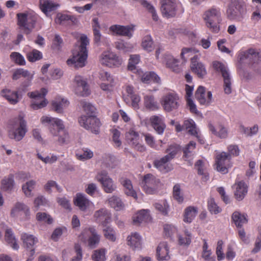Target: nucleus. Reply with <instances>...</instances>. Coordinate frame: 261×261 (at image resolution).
<instances>
[{
    "label": "nucleus",
    "instance_id": "4",
    "mask_svg": "<svg viewBox=\"0 0 261 261\" xmlns=\"http://www.w3.org/2000/svg\"><path fill=\"white\" fill-rule=\"evenodd\" d=\"M206 27L213 33H218L220 31V24L222 21L220 9L211 8L206 10L203 15Z\"/></svg>",
    "mask_w": 261,
    "mask_h": 261
},
{
    "label": "nucleus",
    "instance_id": "34",
    "mask_svg": "<svg viewBox=\"0 0 261 261\" xmlns=\"http://www.w3.org/2000/svg\"><path fill=\"white\" fill-rule=\"evenodd\" d=\"M236 190L234 192V196L237 199L242 200L247 193V186L243 181H239L236 184Z\"/></svg>",
    "mask_w": 261,
    "mask_h": 261
},
{
    "label": "nucleus",
    "instance_id": "46",
    "mask_svg": "<svg viewBox=\"0 0 261 261\" xmlns=\"http://www.w3.org/2000/svg\"><path fill=\"white\" fill-rule=\"evenodd\" d=\"M109 205L116 211H120L124 208V204L120 198L116 196H113L108 199Z\"/></svg>",
    "mask_w": 261,
    "mask_h": 261
},
{
    "label": "nucleus",
    "instance_id": "60",
    "mask_svg": "<svg viewBox=\"0 0 261 261\" xmlns=\"http://www.w3.org/2000/svg\"><path fill=\"white\" fill-rule=\"evenodd\" d=\"M140 61V56L139 55H131L129 59V62L127 66L128 69L130 71L136 70V65Z\"/></svg>",
    "mask_w": 261,
    "mask_h": 261
},
{
    "label": "nucleus",
    "instance_id": "9",
    "mask_svg": "<svg viewBox=\"0 0 261 261\" xmlns=\"http://www.w3.org/2000/svg\"><path fill=\"white\" fill-rule=\"evenodd\" d=\"M244 3L240 0H230L226 10V15L230 20H237L242 17Z\"/></svg>",
    "mask_w": 261,
    "mask_h": 261
},
{
    "label": "nucleus",
    "instance_id": "62",
    "mask_svg": "<svg viewBox=\"0 0 261 261\" xmlns=\"http://www.w3.org/2000/svg\"><path fill=\"white\" fill-rule=\"evenodd\" d=\"M10 58L15 63L20 65H24L25 64V61L23 57L19 53L17 52H13L10 55Z\"/></svg>",
    "mask_w": 261,
    "mask_h": 261
},
{
    "label": "nucleus",
    "instance_id": "47",
    "mask_svg": "<svg viewBox=\"0 0 261 261\" xmlns=\"http://www.w3.org/2000/svg\"><path fill=\"white\" fill-rule=\"evenodd\" d=\"M93 156V152L88 148H83L76 153L77 159L81 161H85L92 158Z\"/></svg>",
    "mask_w": 261,
    "mask_h": 261
},
{
    "label": "nucleus",
    "instance_id": "27",
    "mask_svg": "<svg viewBox=\"0 0 261 261\" xmlns=\"http://www.w3.org/2000/svg\"><path fill=\"white\" fill-rule=\"evenodd\" d=\"M99 78L102 82L100 88L104 91L110 90L114 85V79L108 72L101 71L99 73Z\"/></svg>",
    "mask_w": 261,
    "mask_h": 261
},
{
    "label": "nucleus",
    "instance_id": "63",
    "mask_svg": "<svg viewBox=\"0 0 261 261\" xmlns=\"http://www.w3.org/2000/svg\"><path fill=\"white\" fill-rule=\"evenodd\" d=\"M194 50L192 48H184L181 52L180 56L182 59L186 61L189 58H192L195 55H194Z\"/></svg>",
    "mask_w": 261,
    "mask_h": 261
},
{
    "label": "nucleus",
    "instance_id": "33",
    "mask_svg": "<svg viewBox=\"0 0 261 261\" xmlns=\"http://www.w3.org/2000/svg\"><path fill=\"white\" fill-rule=\"evenodd\" d=\"M1 95L3 97H5L9 103L12 105L17 103L19 100L18 92L16 91H13L8 89H4L1 92Z\"/></svg>",
    "mask_w": 261,
    "mask_h": 261
},
{
    "label": "nucleus",
    "instance_id": "52",
    "mask_svg": "<svg viewBox=\"0 0 261 261\" xmlns=\"http://www.w3.org/2000/svg\"><path fill=\"white\" fill-rule=\"evenodd\" d=\"M207 207L212 214H218L222 211L221 208L216 204L213 198H210L208 200Z\"/></svg>",
    "mask_w": 261,
    "mask_h": 261
},
{
    "label": "nucleus",
    "instance_id": "5",
    "mask_svg": "<svg viewBox=\"0 0 261 261\" xmlns=\"http://www.w3.org/2000/svg\"><path fill=\"white\" fill-rule=\"evenodd\" d=\"M9 127L10 138L17 141L22 140L27 132L26 122L20 116L13 121H11L9 124Z\"/></svg>",
    "mask_w": 261,
    "mask_h": 261
},
{
    "label": "nucleus",
    "instance_id": "30",
    "mask_svg": "<svg viewBox=\"0 0 261 261\" xmlns=\"http://www.w3.org/2000/svg\"><path fill=\"white\" fill-rule=\"evenodd\" d=\"M5 240L6 243L14 250H17L19 245L11 228H7L5 232Z\"/></svg>",
    "mask_w": 261,
    "mask_h": 261
},
{
    "label": "nucleus",
    "instance_id": "26",
    "mask_svg": "<svg viewBox=\"0 0 261 261\" xmlns=\"http://www.w3.org/2000/svg\"><path fill=\"white\" fill-rule=\"evenodd\" d=\"M95 221L106 226L111 221V214L106 208H101L96 211L94 215Z\"/></svg>",
    "mask_w": 261,
    "mask_h": 261
},
{
    "label": "nucleus",
    "instance_id": "40",
    "mask_svg": "<svg viewBox=\"0 0 261 261\" xmlns=\"http://www.w3.org/2000/svg\"><path fill=\"white\" fill-rule=\"evenodd\" d=\"M69 105L67 99L58 97L52 102L53 109L57 113L62 112L63 109Z\"/></svg>",
    "mask_w": 261,
    "mask_h": 261
},
{
    "label": "nucleus",
    "instance_id": "10",
    "mask_svg": "<svg viewBox=\"0 0 261 261\" xmlns=\"http://www.w3.org/2000/svg\"><path fill=\"white\" fill-rule=\"evenodd\" d=\"M47 93L45 88H41L40 91H35L29 92L28 96L33 99L31 103V108L34 110H38L45 107L47 103V100L45 98V96Z\"/></svg>",
    "mask_w": 261,
    "mask_h": 261
},
{
    "label": "nucleus",
    "instance_id": "61",
    "mask_svg": "<svg viewBox=\"0 0 261 261\" xmlns=\"http://www.w3.org/2000/svg\"><path fill=\"white\" fill-rule=\"evenodd\" d=\"M141 4L151 13L152 19L155 21H157L158 20V16L154 7L145 0L141 1Z\"/></svg>",
    "mask_w": 261,
    "mask_h": 261
},
{
    "label": "nucleus",
    "instance_id": "59",
    "mask_svg": "<svg viewBox=\"0 0 261 261\" xmlns=\"http://www.w3.org/2000/svg\"><path fill=\"white\" fill-rule=\"evenodd\" d=\"M173 196L175 200L178 202L181 203L184 200L183 195L181 192L180 186L179 184H176L173 187Z\"/></svg>",
    "mask_w": 261,
    "mask_h": 261
},
{
    "label": "nucleus",
    "instance_id": "13",
    "mask_svg": "<svg viewBox=\"0 0 261 261\" xmlns=\"http://www.w3.org/2000/svg\"><path fill=\"white\" fill-rule=\"evenodd\" d=\"M216 169L222 174H226L228 168L231 167L232 162L230 155L225 152L218 153L215 159Z\"/></svg>",
    "mask_w": 261,
    "mask_h": 261
},
{
    "label": "nucleus",
    "instance_id": "53",
    "mask_svg": "<svg viewBox=\"0 0 261 261\" xmlns=\"http://www.w3.org/2000/svg\"><path fill=\"white\" fill-rule=\"evenodd\" d=\"M168 162V160L165 159L164 156L160 160H155L153 165L161 171L167 172L168 170L166 169V165Z\"/></svg>",
    "mask_w": 261,
    "mask_h": 261
},
{
    "label": "nucleus",
    "instance_id": "6",
    "mask_svg": "<svg viewBox=\"0 0 261 261\" xmlns=\"http://www.w3.org/2000/svg\"><path fill=\"white\" fill-rule=\"evenodd\" d=\"M237 67L241 69L243 64L246 61H249V64L257 63L261 58V55L259 50L250 48L247 50H240L237 54Z\"/></svg>",
    "mask_w": 261,
    "mask_h": 261
},
{
    "label": "nucleus",
    "instance_id": "37",
    "mask_svg": "<svg viewBox=\"0 0 261 261\" xmlns=\"http://www.w3.org/2000/svg\"><path fill=\"white\" fill-rule=\"evenodd\" d=\"M74 203L82 211H85L90 204L89 200L84 195L80 193L76 194V198L74 200Z\"/></svg>",
    "mask_w": 261,
    "mask_h": 261
},
{
    "label": "nucleus",
    "instance_id": "48",
    "mask_svg": "<svg viewBox=\"0 0 261 261\" xmlns=\"http://www.w3.org/2000/svg\"><path fill=\"white\" fill-rule=\"evenodd\" d=\"M191 233L186 230L184 234L178 236V244L180 246H188L191 243Z\"/></svg>",
    "mask_w": 261,
    "mask_h": 261
},
{
    "label": "nucleus",
    "instance_id": "25",
    "mask_svg": "<svg viewBox=\"0 0 261 261\" xmlns=\"http://www.w3.org/2000/svg\"><path fill=\"white\" fill-rule=\"evenodd\" d=\"M150 122L151 126L158 134L161 135L164 133L166 125L162 116H152L150 118Z\"/></svg>",
    "mask_w": 261,
    "mask_h": 261
},
{
    "label": "nucleus",
    "instance_id": "58",
    "mask_svg": "<svg viewBox=\"0 0 261 261\" xmlns=\"http://www.w3.org/2000/svg\"><path fill=\"white\" fill-rule=\"evenodd\" d=\"M106 250L100 249L94 251L92 257L94 261H105L106 258Z\"/></svg>",
    "mask_w": 261,
    "mask_h": 261
},
{
    "label": "nucleus",
    "instance_id": "14",
    "mask_svg": "<svg viewBox=\"0 0 261 261\" xmlns=\"http://www.w3.org/2000/svg\"><path fill=\"white\" fill-rule=\"evenodd\" d=\"M10 216L20 220H27L30 218V209L24 203L19 202H16L11 209Z\"/></svg>",
    "mask_w": 261,
    "mask_h": 261
},
{
    "label": "nucleus",
    "instance_id": "12",
    "mask_svg": "<svg viewBox=\"0 0 261 261\" xmlns=\"http://www.w3.org/2000/svg\"><path fill=\"white\" fill-rule=\"evenodd\" d=\"M161 103L164 110L167 112L177 109L179 106V98L174 92H169L161 98Z\"/></svg>",
    "mask_w": 261,
    "mask_h": 261
},
{
    "label": "nucleus",
    "instance_id": "2",
    "mask_svg": "<svg viewBox=\"0 0 261 261\" xmlns=\"http://www.w3.org/2000/svg\"><path fill=\"white\" fill-rule=\"evenodd\" d=\"M41 122L46 124L51 134L54 136H59L58 141L60 144L67 143L69 141V135L65 129L62 120L57 118L43 116Z\"/></svg>",
    "mask_w": 261,
    "mask_h": 261
},
{
    "label": "nucleus",
    "instance_id": "21",
    "mask_svg": "<svg viewBox=\"0 0 261 261\" xmlns=\"http://www.w3.org/2000/svg\"><path fill=\"white\" fill-rule=\"evenodd\" d=\"M195 98L201 105H208L212 101V94L208 91L206 93L205 88L199 86L195 92Z\"/></svg>",
    "mask_w": 261,
    "mask_h": 261
},
{
    "label": "nucleus",
    "instance_id": "11",
    "mask_svg": "<svg viewBox=\"0 0 261 261\" xmlns=\"http://www.w3.org/2000/svg\"><path fill=\"white\" fill-rule=\"evenodd\" d=\"M17 17V24L20 29L23 30L24 33L29 34L35 27L36 17L27 13H18Z\"/></svg>",
    "mask_w": 261,
    "mask_h": 261
},
{
    "label": "nucleus",
    "instance_id": "29",
    "mask_svg": "<svg viewBox=\"0 0 261 261\" xmlns=\"http://www.w3.org/2000/svg\"><path fill=\"white\" fill-rule=\"evenodd\" d=\"M156 256L159 260H167L170 258L169 248L166 242L161 243L156 248Z\"/></svg>",
    "mask_w": 261,
    "mask_h": 261
},
{
    "label": "nucleus",
    "instance_id": "19",
    "mask_svg": "<svg viewBox=\"0 0 261 261\" xmlns=\"http://www.w3.org/2000/svg\"><path fill=\"white\" fill-rule=\"evenodd\" d=\"M60 5L54 0H40L39 8L48 17H50L58 9Z\"/></svg>",
    "mask_w": 261,
    "mask_h": 261
},
{
    "label": "nucleus",
    "instance_id": "54",
    "mask_svg": "<svg viewBox=\"0 0 261 261\" xmlns=\"http://www.w3.org/2000/svg\"><path fill=\"white\" fill-rule=\"evenodd\" d=\"M35 185V181L31 180L22 186V190L27 196L30 197L32 196V191L34 189Z\"/></svg>",
    "mask_w": 261,
    "mask_h": 261
},
{
    "label": "nucleus",
    "instance_id": "20",
    "mask_svg": "<svg viewBox=\"0 0 261 261\" xmlns=\"http://www.w3.org/2000/svg\"><path fill=\"white\" fill-rule=\"evenodd\" d=\"M74 91L76 95L81 96H87L90 94L87 82L80 75H76L74 78Z\"/></svg>",
    "mask_w": 261,
    "mask_h": 261
},
{
    "label": "nucleus",
    "instance_id": "36",
    "mask_svg": "<svg viewBox=\"0 0 261 261\" xmlns=\"http://www.w3.org/2000/svg\"><path fill=\"white\" fill-rule=\"evenodd\" d=\"M14 186V175L10 174L2 180L1 188L4 191H11L13 189Z\"/></svg>",
    "mask_w": 261,
    "mask_h": 261
},
{
    "label": "nucleus",
    "instance_id": "3",
    "mask_svg": "<svg viewBox=\"0 0 261 261\" xmlns=\"http://www.w3.org/2000/svg\"><path fill=\"white\" fill-rule=\"evenodd\" d=\"M81 44L77 50L74 49L71 58L67 60L68 65H73L75 68H82L85 66V62L88 57L87 45L89 44V40L86 35H82L80 38Z\"/></svg>",
    "mask_w": 261,
    "mask_h": 261
},
{
    "label": "nucleus",
    "instance_id": "8",
    "mask_svg": "<svg viewBox=\"0 0 261 261\" xmlns=\"http://www.w3.org/2000/svg\"><path fill=\"white\" fill-rule=\"evenodd\" d=\"M143 190L148 194H154L160 185V180L154 175L148 173L143 176L140 183Z\"/></svg>",
    "mask_w": 261,
    "mask_h": 261
},
{
    "label": "nucleus",
    "instance_id": "16",
    "mask_svg": "<svg viewBox=\"0 0 261 261\" xmlns=\"http://www.w3.org/2000/svg\"><path fill=\"white\" fill-rule=\"evenodd\" d=\"M95 178L102 185L105 192L111 193L115 191L116 187L112 179L108 176L106 171H102L98 172Z\"/></svg>",
    "mask_w": 261,
    "mask_h": 261
},
{
    "label": "nucleus",
    "instance_id": "42",
    "mask_svg": "<svg viewBox=\"0 0 261 261\" xmlns=\"http://www.w3.org/2000/svg\"><path fill=\"white\" fill-rule=\"evenodd\" d=\"M210 130L215 136L221 138H225L227 136V131L226 128L221 125H219L215 128L212 124H208Z\"/></svg>",
    "mask_w": 261,
    "mask_h": 261
},
{
    "label": "nucleus",
    "instance_id": "64",
    "mask_svg": "<svg viewBox=\"0 0 261 261\" xmlns=\"http://www.w3.org/2000/svg\"><path fill=\"white\" fill-rule=\"evenodd\" d=\"M63 43L62 38L59 35H56L52 42L51 47L54 50H60Z\"/></svg>",
    "mask_w": 261,
    "mask_h": 261
},
{
    "label": "nucleus",
    "instance_id": "45",
    "mask_svg": "<svg viewBox=\"0 0 261 261\" xmlns=\"http://www.w3.org/2000/svg\"><path fill=\"white\" fill-rule=\"evenodd\" d=\"M142 81L144 83H149L151 82L154 83H160V77L154 72H146L142 76Z\"/></svg>",
    "mask_w": 261,
    "mask_h": 261
},
{
    "label": "nucleus",
    "instance_id": "18",
    "mask_svg": "<svg viewBox=\"0 0 261 261\" xmlns=\"http://www.w3.org/2000/svg\"><path fill=\"white\" fill-rule=\"evenodd\" d=\"M109 31L113 35L125 36L130 38L134 31V26L132 25L124 26L114 24L110 27Z\"/></svg>",
    "mask_w": 261,
    "mask_h": 261
},
{
    "label": "nucleus",
    "instance_id": "1",
    "mask_svg": "<svg viewBox=\"0 0 261 261\" xmlns=\"http://www.w3.org/2000/svg\"><path fill=\"white\" fill-rule=\"evenodd\" d=\"M84 111L88 116L82 115L79 118L80 125L86 129L90 130L92 133L97 134L99 132L100 122L94 114L96 109L91 103L85 101L81 102Z\"/></svg>",
    "mask_w": 261,
    "mask_h": 261
},
{
    "label": "nucleus",
    "instance_id": "39",
    "mask_svg": "<svg viewBox=\"0 0 261 261\" xmlns=\"http://www.w3.org/2000/svg\"><path fill=\"white\" fill-rule=\"evenodd\" d=\"M232 220L237 227H241L243 224L247 222V215L242 214L239 212H234L231 216Z\"/></svg>",
    "mask_w": 261,
    "mask_h": 261
},
{
    "label": "nucleus",
    "instance_id": "57",
    "mask_svg": "<svg viewBox=\"0 0 261 261\" xmlns=\"http://www.w3.org/2000/svg\"><path fill=\"white\" fill-rule=\"evenodd\" d=\"M164 62L166 63L167 66L173 70H175V68L177 66L178 61L177 59L173 58L171 55H166L164 57Z\"/></svg>",
    "mask_w": 261,
    "mask_h": 261
},
{
    "label": "nucleus",
    "instance_id": "24",
    "mask_svg": "<svg viewBox=\"0 0 261 261\" xmlns=\"http://www.w3.org/2000/svg\"><path fill=\"white\" fill-rule=\"evenodd\" d=\"M21 240L23 242L24 247L28 249H30V256H33L35 253V249L33 247L38 242L37 238L32 234L22 233L21 235Z\"/></svg>",
    "mask_w": 261,
    "mask_h": 261
},
{
    "label": "nucleus",
    "instance_id": "28",
    "mask_svg": "<svg viewBox=\"0 0 261 261\" xmlns=\"http://www.w3.org/2000/svg\"><path fill=\"white\" fill-rule=\"evenodd\" d=\"M119 181L124 187V193L127 196L132 197L135 199L138 198L137 192L134 189L130 180L126 178L122 177L119 179Z\"/></svg>",
    "mask_w": 261,
    "mask_h": 261
},
{
    "label": "nucleus",
    "instance_id": "31",
    "mask_svg": "<svg viewBox=\"0 0 261 261\" xmlns=\"http://www.w3.org/2000/svg\"><path fill=\"white\" fill-rule=\"evenodd\" d=\"M150 216L148 210H141L137 212L133 217L134 224L138 225L143 222L149 220Z\"/></svg>",
    "mask_w": 261,
    "mask_h": 261
},
{
    "label": "nucleus",
    "instance_id": "55",
    "mask_svg": "<svg viewBox=\"0 0 261 261\" xmlns=\"http://www.w3.org/2000/svg\"><path fill=\"white\" fill-rule=\"evenodd\" d=\"M213 66L216 71L221 73L222 76L223 77L225 76L227 74H229L225 65L219 61L213 62Z\"/></svg>",
    "mask_w": 261,
    "mask_h": 261
},
{
    "label": "nucleus",
    "instance_id": "7",
    "mask_svg": "<svg viewBox=\"0 0 261 261\" xmlns=\"http://www.w3.org/2000/svg\"><path fill=\"white\" fill-rule=\"evenodd\" d=\"M80 239L91 248H94L100 241V236L93 227L85 228L79 236Z\"/></svg>",
    "mask_w": 261,
    "mask_h": 261
},
{
    "label": "nucleus",
    "instance_id": "22",
    "mask_svg": "<svg viewBox=\"0 0 261 261\" xmlns=\"http://www.w3.org/2000/svg\"><path fill=\"white\" fill-rule=\"evenodd\" d=\"M198 56H194L191 58V68L199 77L203 78L206 74V70L204 65L198 62Z\"/></svg>",
    "mask_w": 261,
    "mask_h": 261
},
{
    "label": "nucleus",
    "instance_id": "51",
    "mask_svg": "<svg viewBox=\"0 0 261 261\" xmlns=\"http://www.w3.org/2000/svg\"><path fill=\"white\" fill-rule=\"evenodd\" d=\"M142 46L148 52L153 50V40L150 35H146L144 37L142 42Z\"/></svg>",
    "mask_w": 261,
    "mask_h": 261
},
{
    "label": "nucleus",
    "instance_id": "17",
    "mask_svg": "<svg viewBox=\"0 0 261 261\" xmlns=\"http://www.w3.org/2000/svg\"><path fill=\"white\" fill-rule=\"evenodd\" d=\"M161 10L164 17H174L176 12V4L174 0H162Z\"/></svg>",
    "mask_w": 261,
    "mask_h": 261
},
{
    "label": "nucleus",
    "instance_id": "23",
    "mask_svg": "<svg viewBox=\"0 0 261 261\" xmlns=\"http://www.w3.org/2000/svg\"><path fill=\"white\" fill-rule=\"evenodd\" d=\"M185 128L188 130V133L197 138L198 141L201 144H204L205 143L204 138L200 134L196 126L195 122L192 119L187 120L184 121Z\"/></svg>",
    "mask_w": 261,
    "mask_h": 261
},
{
    "label": "nucleus",
    "instance_id": "32",
    "mask_svg": "<svg viewBox=\"0 0 261 261\" xmlns=\"http://www.w3.org/2000/svg\"><path fill=\"white\" fill-rule=\"evenodd\" d=\"M144 105L146 109L149 111H157L160 108L158 101L152 95H147L144 97Z\"/></svg>",
    "mask_w": 261,
    "mask_h": 261
},
{
    "label": "nucleus",
    "instance_id": "44",
    "mask_svg": "<svg viewBox=\"0 0 261 261\" xmlns=\"http://www.w3.org/2000/svg\"><path fill=\"white\" fill-rule=\"evenodd\" d=\"M180 150V147L179 145L176 144H171L169 145L166 149V152H167L168 154L165 156V158L168 160L170 162L174 158L175 155Z\"/></svg>",
    "mask_w": 261,
    "mask_h": 261
},
{
    "label": "nucleus",
    "instance_id": "15",
    "mask_svg": "<svg viewBox=\"0 0 261 261\" xmlns=\"http://www.w3.org/2000/svg\"><path fill=\"white\" fill-rule=\"evenodd\" d=\"M100 63L109 67H117L122 63V59L111 51H105L101 55Z\"/></svg>",
    "mask_w": 261,
    "mask_h": 261
},
{
    "label": "nucleus",
    "instance_id": "56",
    "mask_svg": "<svg viewBox=\"0 0 261 261\" xmlns=\"http://www.w3.org/2000/svg\"><path fill=\"white\" fill-rule=\"evenodd\" d=\"M27 76H29L31 78V73L27 70L20 68L14 71L12 79L14 80H17L21 77H26Z\"/></svg>",
    "mask_w": 261,
    "mask_h": 261
},
{
    "label": "nucleus",
    "instance_id": "38",
    "mask_svg": "<svg viewBox=\"0 0 261 261\" xmlns=\"http://www.w3.org/2000/svg\"><path fill=\"white\" fill-rule=\"evenodd\" d=\"M198 213V209L194 206H190L185 210L184 215V221L191 223L195 218Z\"/></svg>",
    "mask_w": 261,
    "mask_h": 261
},
{
    "label": "nucleus",
    "instance_id": "49",
    "mask_svg": "<svg viewBox=\"0 0 261 261\" xmlns=\"http://www.w3.org/2000/svg\"><path fill=\"white\" fill-rule=\"evenodd\" d=\"M42 53L36 49H33L26 55L27 60L31 62H35L40 60L42 58Z\"/></svg>",
    "mask_w": 261,
    "mask_h": 261
},
{
    "label": "nucleus",
    "instance_id": "50",
    "mask_svg": "<svg viewBox=\"0 0 261 261\" xmlns=\"http://www.w3.org/2000/svg\"><path fill=\"white\" fill-rule=\"evenodd\" d=\"M115 44L117 49L125 53L130 51L133 48L132 44L125 42L122 40L116 41Z\"/></svg>",
    "mask_w": 261,
    "mask_h": 261
},
{
    "label": "nucleus",
    "instance_id": "35",
    "mask_svg": "<svg viewBox=\"0 0 261 261\" xmlns=\"http://www.w3.org/2000/svg\"><path fill=\"white\" fill-rule=\"evenodd\" d=\"M127 244L132 248L139 249L141 247V237L137 232L132 233L127 238Z\"/></svg>",
    "mask_w": 261,
    "mask_h": 261
},
{
    "label": "nucleus",
    "instance_id": "41",
    "mask_svg": "<svg viewBox=\"0 0 261 261\" xmlns=\"http://www.w3.org/2000/svg\"><path fill=\"white\" fill-rule=\"evenodd\" d=\"M125 138L127 143L132 146L137 144L140 140L139 133L133 128L130 129L125 133Z\"/></svg>",
    "mask_w": 261,
    "mask_h": 261
},
{
    "label": "nucleus",
    "instance_id": "43",
    "mask_svg": "<svg viewBox=\"0 0 261 261\" xmlns=\"http://www.w3.org/2000/svg\"><path fill=\"white\" fill-rule=\"evenodd\" d=\"M92 29L94 35V41L96 43L100 42L101 39V34L100 32V27L98 22V18H94L92 19Z\"/></svg>",
    "mask_w": 261,
    "mask_h": 261
}]
</instances>
